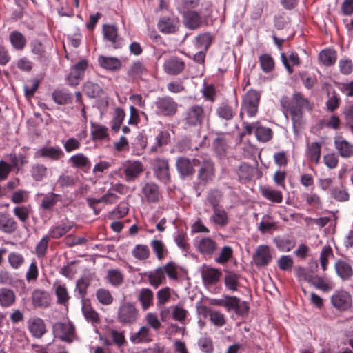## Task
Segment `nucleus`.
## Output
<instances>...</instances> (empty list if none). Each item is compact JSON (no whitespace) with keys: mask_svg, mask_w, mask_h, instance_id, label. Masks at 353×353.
Returning <instances> with one entry per match:
<instances>
[{"mask_svg":"<svg viewBox=\"0 0 353 353\" xmlns=\"http://www.w3.org/2000/svg\"><path fill=\"white\" fill-rule=\"evenodd\" d=\"M60 199L61 195L49 192L43 196L39 204V208L43 211L52 212Z\"/></svg>","mask_w":353,"mask_h":353,"instance_id":"nucleus-28","label":"nucleus"},{"mask_svg":"<svg viewBox=\"0 0 353 353\" xmlns=\"http://www.w3.org/2000/svg\"><path fill=\"white\" fill-rule=\"evenodd\" d=\"M200 160L196 158L189 159L185 157H178L176 168L180 176L183 179L192 176L195 172L194 168L199 166Z\"/></svg>","mask_w":353,"mask_h":353,"instance_id":"nucleus-7","label":"nucleus"},{"mask_svg":"<svg viewBox=\"0 0 353 353\" xmlns=\"http://www.w3.org/2000/svg\"><path fill=\"white\" fill-rule=\"evenodd\" d=\"M295 275L299 281H306L310 284L314 276L310 270L303 267H298L295 270Z\"/></svg>","mask_w":353,"mask_h":353,"instance_id":"nucleus-61","label":"nucleus"},{"mask_svg":"<svg viewBox=\"0 0 353 353\" xmlns=\"http://www.w3.org/2000/svg\"><path fill=\"white\" fill-rule=\"evenodd\" d=\"M104 37L112 43L114 48H121L122 39L118 37L117 28L113 25H104L103 28Z\"/></svg>","mask_w":353,"mask_h":353,"instance_id":"nucleus-26","label":"nucleus"},{"mask_svg":"<svg viewBox=\"0 0 353 353\" xmlns=\"http://www.w3.org/2000/svg\"><path fill=\"white\" fill-rule=\"evenodd\" d=\"M188 315V311L182 305L178 304L172 307V316L174 320L181 324H185V319Z\"/></svg>","mask_w":353,"mask_h":353,"instance_id":"nucleus-55","label":"nucleus"},{"mask_svg":"<svg viewBox=\"0 0 353 353\" xmlns=\"http://www.w3.org/2000/svg\"><path fill=\"white\" fill-rule=\"evenodd\" d=\"M99 65L103 69L110 71H118L121 68V61L117 57L99 56Z\"/></svg>","mask_w":353,"mask_h":353,"instance_id":"nucleus-27","label":"nucleus"},{"mask_svg":"<svg viewBox=\"0 0 353 353\" xmlns=\"http://www.w3.org/2000/svg\"><path fill=\"white\" fill-rule=\"evenodd\" d=\"M216 114L221 119L228 121L234 117L236 112L231 106L222 104L216 108Z\"/></svg>","mask_w":353,"mask_h":353,"instance_id":"nucleus-43","label":"nucleus"},{"mask_svg":"<svg viewBox=\"0 0 353 353\" xmlns=\"http://www.w3.org/2000/svg\"><path fill=\"white\" fill-rule=\"evenodd\" d=\"M261 194L264 198L274 203H280L283 201L282 192L270 187L263 188L261 190Z\"/></svg>","mask_w":353,"mask_h":353,"instance_id":"nucleus-41","label":"nucleus"},{"mask_svg":"<svg viewBox=\"0 0 353 353\" xmlns=\"http://www.w3.org/2000/svg\"><path fill=\"white\" fill-rule=\"evenodd\" d=\"M232 254V248L229 245H225L221 248L219 256L214 260L217 263L224 264L231 259Z\"/></svg>","mask_w":353,"mask_h":353,"instance_id":"nucleus-64","label":"nucleus"},{"mask_svg":"<svg viewBox=\"0 0 353 353\" xmlns=\"http://www.w3.org/2000/svg\"><path fill=\"white\" fill-rule=\"evenodd\" d=\"M30 173L34 181L40 182L48 176V168L43 163H34L30 166Z\"/></svg>","mask_w":353,"mask_h":353,"instance_id":"nucleus-31","label":"nucleus"},{"mask_svg":"<svg viewBox=\"0 0 353 353\" xmlns=\"http://www.w3.org/2000/svg\"><path fill=\"white\" fill-rule=\"evenodd\" d=\"M55 295L57 298V303L66 305L70 299L68 289L64 284L54 285Z\"/></svg>","mask_w":353,"mask_h":353,"instance_id":"nucleus-45","label":"nucleus"},{"mask_svg":"<svg viewBox=\"0 0 353 353\" xmlns=\"http://www.w3.org/2000/svg\"><path fill=\"white\" fill-rule=\"evenodd\" d=\"M150 245L159 260H162L168 253L165 245L160 240H152L150 243Z\"/></svg>","mask_w":353,"mask_h":353,"instance_id":"nucleus-51","label":"nucleus"},{"mask_svg":"<svg viewBox=\"0 0 353 353\" xmlns=\"http://www.w3.org/2000/svg\"><path fill=\"white\" fill-rule=\"evenodd\" d=\"M336 274L343 281L349 280L353 275L351 265L346 261L339 259L334 264Z\"/></svg>","mask_w":353,"mask_h":353,"instance_id":"nucleus-25","label":"nucleus"},{"mask_svg":"<svg viewBox=\"0 0 353 353\" xmlns=\"http://www.w3.org/2000/svg\"><path fill=\"white\" fill-rule=\"evenodd\" d=\"M150 164L156 179L163 184H168L171 181L168 159L156 157L151 160Z\"/></svg>","mask_w":353,"mask_h":353,"instance_id":"nucleus-4","label":"nucleus"},{"mask_svg":"<svg viewBox=\"0 0 353 353\" xmlns=\"http://www.w3.org/2000/svg\"><path fill=\"white\" fill-rule=\"evenodd\" d=\"M155 112L157 115L172 117L178 111V103L169 96L159 97L154 102Z\"/></svg>","mask_w":353,"mask_h":353,"instance_id":"nucleus-5","label":"nucleus"},{"mask_svg":"<svg viewBox=\"0 0 353 353\" xmlns=\"http://www.w3.org/2000/svg\"><path fill=\"white\" fill-rule=\"evenodd\" d=\"M90 279L86 276L77 279L74 292H77L81 301H85V297L87 294V289L90 285Z\"/></svg>","mask_w":353,"mask_h":353,"instance_id":"nucleus-39","label":"nucleus"},{"mask_svg":"<svg viewBox=\"0 0 353 353\" xmlns=\"http://www.w3.org/2000/svg\"><path fill=\"white\" fill-rule=\"evenodd\" d=\"M132 254L138 260H145L150 256V250L146 245L138 244L132 250Z\"/></svg>","mask_w":353,"mask_h":353,"instance_id":"nucleus-60","label":"nucleus"},{"mask_svg":"<svg viewBox=\"0 0 353 353\" xmlns=\"http://www.w3.org/2000/svg\"><path fill=\"white\" fill-rule=\"evenodd\" d=\"M274 242L281 252H289L295 246V241L288 238L276 237Z\"/></svg>","mask_w":353,"mask_h":353,"instance_id":"nucleus-53","label":"nucleus"},{"mask_svg":"<svg viewBox=\"0 0 353 353\" xmlns=\"http://www.w3.org/2000/svg\"><path fill=\"white\" fill-rule=\"evenodd\" d=\"M68 163L72 167L78 169H89L91 166V162L88 157L83 153H77L71 156L68 159Z\"/></svg>","mask_w":353,"mask_h":353,"instance_id":"nucleus-34","label":"nucleus"},{"mask_svg":"<svg viewBox=\"0 0 353 353\" xmlns=\"http://www.w3.org/2000/svg\"><path fill=\"white\" fill-rule=\"evenodd\" d=\"M206 315L209 316L212 323L216 327H222L226 323L224 314L219 311L206 309Z\"/></svg>","mask_w":353,"mask_h":353,"instance_id":"nucleus-44","label":"nucleus"},{"mask_svg":"<svg viewBox=\"0 0 353 353\" xmlns=\"http://www.w3.org/2000/svg\"><path fill=\"white\" fill-rule=\"evenodd\" d=\"M107 279L108 281L114 286H119L123 281V276L121 271L119 270H110L108 272Z\"/></svg>","mask_w":353,"mask_h":353,"instance_id":"nucleus-63","label":"nucleus"},{"mask_svg":"<svg viewBox=\"0 0 353 353\" xmlns=\"http://www.w3.org/2000/svg\"><path fill=\"white\" fill-rule=\"evenodd\" d=\"M54 334L63 341L71 342L74 334V327L71 323H56L53 325Z\"/></svg>","mask_w":353,"mask_h":353,"instance_id":"nucleus-15","label":"nucleus"},{"mask_svg":"<svg viewBox=\"0 0 353 353\" xmlns=\"http://www.w3.org/2000/svg\"><path fill=\"white\" fill-rule=\"evenodd\" d=\"M179 19L174 14L161 17L157 23L159 30L166 34H174L179 29Z\"/></svg>","mask_w":353,"mask_h":353,"instance_id":"nucleus-11","label":"nucleus"},{"mask_svg":"<svg viewBox=\"0 0 353 353\" xmlns=\"http://www.w3.org/2000/svg\"><path fill=\"white\" fill-rule=\"evenodd\" d=\"M213 214L210 216L211 222L221 228L225 227L229 223L228 213L223 207L213 209Z\"/></svg>","mask_w":353,"mask_h":353,"instance_id":"nucleus-33","label":"nucleus"},{"mask_svg":"<svg viewBox=\"0 0 353 353\" xmlns=\"http://www.w3.org/2000/svg\"><path fill=\"white\" fill-rule=\"evenodd\" d=\"M259 60L261 68L264 72H270L274 69V61L270 54H263L259 57Z\"/></svg>","mask_w":353,"mask_h":353,"instance_id":"nucleus-57","label":"nucleus"},{"mask_svg":"<svg viewBox=\"0 0 353 353\" xmlns=\"http://www.w3.org/2000/svg\"><path fill=\"white\" fill-rule=\"evenodd\" d=\"M122 171L125 181L128 183L135 181L144 171V166L141 161H127L118 170Z\"/></svg>","mask_w":353,"mask_h":353,"instance_id":"nucleus-6","label":"nucleus"},{"mask_svg":"<svg viewBox=\"0 0 353 353\" xmlns=\"http://www.w3.org/2000/svg\"><path fill=\"white\" fill-rule=\"evenodd\" d=\"M183 22L188 29L197 30L202 25V17L195 10H187L183 14Z\"/></svg>","mask_w":353,"mask_h":353,"instance_id":"nucleus-19","label":"nucleus"},{"mask_svg":"<svg viewBox=\"0 0 353 353\" xmlns=\"http://www.w3.org/2000/svg\"><path fill=\"white\" fill-rule=\"evenodd\" d=\"M139 300L140 301L143 310H147L152 305L153 301V292L149 288H143L141 290L139 295Z\"/></svg>","mask_w":353,"mask_h":353,"instance_id":"nucleus-48","label":"nucleus"},{"mask_svg":"<svg viewBox=\"0 0 353 353\" xmlns=\"http://www.w3.org/2000/svg\"><path fill=\"white\" fill-rule=\"evenodd\" d=\"M255 135L258 141L267 142L272 137V130L270 128L261 126L259 123L255 131Z\"/></svg>","mask_w":353,"mask_h":353,"instance_id":"nucleus-56","label":"nucleus"},{"mask_svg":"<svg viewBox=\"0 0 353 353\" xmlns=\"http://www.w3.org/2000/svg\"><path fill=\"white\" fill-rule=\"evenodd\" d=\"M261 93L255 90H249L243 99L240 117L246 114L249 117H254L258 112Z\"/></svg>","mask_w":353,"mask_h":353,"instance_id":"nucleus-3","label":"nucleus"},{"mask_svg":"<svg viewBox=\"0 0 353 353\" xmlns=\"http://www.w3.org/2000/svg\"><path fill=\"white\" fill-rule=\"evenodd\" d=\"M272 259L270 248L266 245H260L256 247L253 254L252 260L256 267L267 266Z\"/></svg>","mask_w":353,"mask_h":353,"instance_id":"nucleus-12","label":"nucleus"},{"mask_svg":"<svg viewBox=\"0 0 353 353\" xmlns=\"http://www.w3.org/2000/svg\"><path fill=\"white\" fill-rule=\"evenodd\" d=\"M27 323L30 332L34 338L41 339L46 332V324L39 317L30 318Z\"/></svg>","mask_w":353,"mask_h":353,"instance_id":"nucleus-20","label":"nucleus"},{"mask_svg":"<svg viewBox=\"0 0 353 353\" xmlns=\"http://www.w3.org/2000/svg\"><path fill=\"white\" fill-rule=\"evenodd\" d=\"M32 303L35 307H48L50 304V294L43 290H34L32 294Z\"/></svg>","mask_w":353,"mask_h":353,"instance_id":"nucleus-22","label":"nucleus"},{"mask_svg":"<svg viewBox=\"0 0 353 353\" xmlns=\"http://www.w3.org/2000/svg\"><path fill=\"white\" fill-rule=\"evenodd\" d=\"M141 192L147 202L156 203L161 199L159 187L154 182H147L141 189Z\"/></svg>","mask_w":353,"mask_h":353,"instance_id":"nucleus-17","label":"nucleus"},{"mask_svg":"<svg viewBox=\"0 0 353 353\" xmlns=\"http://www.w3.org/2000/svg\"><path fill=\"white\" fill-rule=\"evenodd\" d=\"M319 59L325 66L332 65L336 60V52L331 49L323 50L319 54Z\"/></svg>","mask_w":353,"mask_h":353,"instance_id":"nucleus-47","label":"nucleus"},{"mask_svg":"<svg viewBox=\"0 0 353 353\" xmlns=\"http://www.w3.org/2000/svg\"><path fill=\"white\" fill-rule=\"evenodd\" d=\"M82 90L90 99L100 98L103 94V88L99 84L90 81H87L83 83Z\"/></svg>","mask_w":353,"mask_h":353,"instance_id":"nucleus-29","label":"nucleus"},{"mask_svg":"<svg viewBox=\"0 0 353 353\" xmlns=\"http://www.w3.org/2000/svg\"><path fill=\"white\" fill-rule=\"evenodd\" d=\"M281 61L285 67L286 70L289 72V74H292L293 72V69L292 66L290 65L288 61L293 65H299L300 64V60L299 57L297 53L296 52H291L289 55L288 58L286 57L285 54L284 53H281Z\"/></svg>","mask_w":353,"mask_h":353,"instance_id":"nucleus-50","label":"nucleus"},{"mask_svg":"<svg viewBox=\"0 0 353 353\" xmlns=\"http://www.w3.org/2000/svg\"><path fill=\"white\" fill-rule=\"evenodd\" d=\"M214 152L219 157H223L226 154L228 150V141L223 137H216L212 143Z\"/></svg>","mask_w":353,"mask_h":353,"instance_id":"nucleus-46","label":"nucleus"},{"mask_svg":"<svg viewBox=\"0 0 353 353\" xmlns=\"http://www.w3.org/2000/svg\"><path fill=\"white\" fill-rule=\"evenodd\" d=\"M82 312L85 319L92 324L99 322V314L86 302H82Z\"/></svg>","mask_w":353,"mask_h":353,"instance_id":"nucleus-40","label":"nucleus"},{"mask_svg":"<svg viewBox=\"0 0 353 353\" xmlns=\"http://www.w3.org/2000/svg\"><path fill=\"white\" fill-rule=\"evenodd\" d=\"M15 301L14 292L8 288L0 289V305L6 307L12 305Z\"/></svg>","mask_w":353,"mask_h":353,"instance_id":"nucleus-42","label":"nucleus"},{"mask_svg":"<svg viewBox=\"0 0 353 353\" xmlns=\"http://www.w3.org/2000/svg\"><path fill=\"white\" fill-rule=\"evenodd\" d=\"M199 166L197 179L200 183L205 185L215 176L214 163L210 158H203Z\"/></svg>","mask_w":353,"mask_h":353,"instance_id":"nucleus-8","label":"nucleus"},{"mask_svg":"<svg viewBox=\"0 0 353 353\" xmlns=\"http://www.w3.org/2000/svg\"><path fill=\"white\" fill-rule=\"evenodd\" d=\"M30 211V205H20L14 208L13 213L21 222H26L29 218Z\"/></svg>","mask_w":353,"mask_h":353,"instance_id":"nucleus-62","label":"nucleus"},{"mask_svg":"<svg viewBox=\"0 0 353 353\" xmlns=\"http://www.w3.org/2000/svg\"><path fill=\"white\" fill-rule=\"evenodd\" d=\"M284 112H289L293 125V131L297 134L303 123V111L312 110V105L300 92H295L292 99L283 97L280 101Z\"/></svg>","mask_w":353,"mask_h":353,"instance_id":"nucleus-1","label":"nucleus"},{"mask_svg":"<svg viewBox=\"0 0 353 353\" xmlns=\"http://www.w3.org/2000/svg\"><path fill=\"white\" fill-rule=\"evenodd\" d=\"M138 317V310L132 303L121 305L118 310V320L123 325L134 323Z\"/></svg>","mask_w":353,"mask_h":353,"instance_id":"nucleus-9","label":"nucleus"},{"mask_svg":"<svg viewBox=\"0 0 353 353\" xmlns=\"http://www.w3.org/2000/svg\"><path fill=\"white\" fill-rule=\"evenodd\" d=\"M146 275L150 285L154 288H157L165 281V273L161 267L157 268L154 271L149 272Z\"/></svg>","mask_w":353,"mask_h":353,"instance_id":"nucleus-37","label":"nucleus"},{"mask_svg":"<svg viewBox=\"0 0 353 353\" xmlns=\"http://www.w3.org/2000/svg\"><path fill=\"white\" fill-rule=\"evenodd\" d=\"M163 68L167 74L177 75L184 70L185 63L181 59L172 57L165 61Z\"/></svg>","mask_w":353,"mask_h":353,"instance_id":"nucleus-21","label":"nucleus"},{"mask_svg":"<svg viewBox=\"0 0 353 353\" xmlns=\"http://www.w3.org/2000/svg\"><path fill=\"white\" fill-rule=\"evenodd\" d=\"M222 199V194L218 190H210L206 197L208 204L212 207V210L222 207L220 202Z\"/></svg>","mask_w":353,"mask_h":353,"instance_id":"nucleus-54","label":"nucleus"},{"mask_svg":"<svg viewBox=\"0 0 353 353\" xmlns=\"http://www.w3.org/2000/svg\"><path fill=\"white\" fill-rule=\"evenodd\" d=\"M332 305L339 310H346L352 305V296L345 290L336 291L331 296Z\"/></svg>","mask_w":353,"mask_h":353,"instance_id":"nucleus-13","label":"nucleus"},{"mask_svg":"<svg viewBox=\"0 0 353 353\" xmlns=\"http://www.w3.org/2000/svg\"><path fill=\"white\" fill-rule=\"evenodd\" d=\"M221 272L216 268L206 267L202 272L201 276L205 285H213L219 281Z\"/></svg>","mask_w":353,"mask_h":353,"instance_id":"nucleus-32","label":"nucleus"},{"mask_svg":"<svg viewBox=\"0 0 353 353\" xmlns=\"http://www.w3.org/2000/svg\"><path fill=\"white\" fill-rule=\"evenodd\" d=\"M239 278L240 276L238 274L233 272H226V274L224 278L225 287L230 291H236Z\"/></svg>","mask_w":353,"mask_h":353,"instance_id":"nucleus-49","label":"nucleus"},{"mask_svg":"<svg viewBox=\"0 0 353 353\" xmlns=\"http://www.w3.org/2000/svg\"><path fill=\"white\" fill-rule=\"evenodd\" d=\"M130 341L133 343H140L150 341V337L149 334V329L145 326L141 327L139 332L131 335Z\"/></svg>","mask_w":353,"mask_h":353,"instance_id":"nucleus-52","label":"nucleus"},{"mask_svg":"<svg viewBox=\"0 0 353 353\" xmlns=\"http://www.w3.org/2000/svg\"><path fill=\"white\" fill-rule=\"evenodd\" d=\"M322 143L312 142L307 144L306 149L307 158L312 163L318 164L321 156Z\"/></svg>","mask_w":353,"mask_h":353,"instance_id":"nucleus-30","label":"nucleus"},{"mask_svg":"<svg viewBox=\"0 0 353 353\" xmlns=\"http://www.w3.org/2000/svg\"><path fill=\"white\" fill-rule=\"evenodd\" d=\"M74 225V221L65 219L60 223L52 225L50 228L47 235L50 239H59L68 234Z\"/></svg>","mask_w":353,"mask_h":353,"instance_id":"nucleus-10","label":"nucleus"},{"mask_svg":"<svg viewBox=\"0 0 353 353\" xmlns=\"http://www.w3.org/2000/svg\"><path fill=\"white\" fill-rule=\"evenodd\" d=\"M206 117V110L202 105L193 104L185 110L183 113L182 122L186 129L200 128Z\"/></svg>","mask_w":353,"mask_h":353,"instance_id":"nucleus-2","label":"nucleus"},{"mask_svg":"<svg viewBox=\"0 0 353 353\" xmlns=\"http://www.w3.org/2000/svg\"><path fill=\"white\" fill-rule=\"evenodd\" d=\"M64 153L59 146H44L38 149L34 153V158H46L50 161H58L63 157Z\"/></svg>","mask_w":353,"mask_h":353,"instance_id":"nucleus-16","label":"nucleus"},{"mask_svg":"<svg viewBox=\"0 0 353 353\" xmlns=\"http://www.w3.org/2000/svg\"><path fill=\"white\" fill-rule=\"evenodd\" d=\"M52 97L58 105L69 104L73 99L72 94L65 89L55 90L52 94Z\"/></svg>","mask_w":353,"mask_h":353,"instance_id":"nucleus-35","label":"nucleus"},{"mask_svg":"<svg viewBox=\"0 0 353 353\" xmlns=\"http://www.w3.org/2000/svg\"><path fill=\"white\" fill-rule=\"evenodd\" d=\"M18 224L14 218L6 213H0V231L6 234L14 233Z\"/></svg>","mask_w":353,"mask_h":353,"instance_id":"nucleus-24","label":"nucleus"},{"mask_svg":"<svg viewBox=\"0 0 353 353\" xmlns=\"http://www.w3.org/2000/svg\"><path fill=\"white\" fill-rule=\"evenodd\" d=\"M196 248L203 256L212 257L218 250V245L210 237H203L198 241Z\"/></svg>","mask_w":353,"mask_h":353,"instance_id":"nucleus-18","label":"nucleus"},{"mask_svg":"<svg viewBox=\"0 0 353 353\" xmlns=\"http://www.w3.org/2000/svg\"><path fill=\"white\" fill-rule=\"evenodd\" d=\"M88 63L85 59L81 60L75 64L72 68L68 76V85L70 86L77 85L80 81L83 79L85 71L88 68Z\"/></svg>","mask_w":353,"mask_h":353,"instance_id":"nucleus-14","label":"nucleus"},{"mask_svg":"<svg viewBox=\"0 0 353 353\" xmlns=\"http://www.w3.org/2000/svg\"><path fill=\"white\" fill-rule=\"evenodd\" d=\"M119 197L116 194L112 192L110 190L104 194L101 197L97 199V200H90V205H92L93 203H103L106 205L114 204L117 202Z\"/></svg>","mask_w":353,"mask_h":353,"instance_id":"nucleus-59","label":"nucleus"},{"mask_svg":"<svg viewBox=\"0 0 353 353\" xmlns=\"http://www.w3.org/2000/svg\"><path fill=\"white\" fill-rule=\"evenodd\" d=\"M96 296L98 301L103 305H111L114 298L108 290L100 288L97 290Z\"/></svg>","mask_w":353,"mask_h":353,"instance_id":"nucleus-58","label":"nucleus"},{"mask_svg":"<svg viewBox=\"0 0 353 353\" xmlns=\"http://www.w3.org/2000/svg\"><path fill=\"white\" fill-rule=\"evenodd\" d=\"M9 39L12 48L17 50H22L27 43L25 36L18 30L12 31Z\"/></svg>","mask_w":353,"mask_h":353,"instance_id":"nucleus-36","label":"nucleus"},{"mask_svg":"<svg viewBox=\"0 0 353 353\" xmlns=\"http://www.w3.org/2000/svg\"><path fill=\"white\" fill-rule=\"evenodd\" d=\"M213 37L210 32H203L198 34L194 41V44L197 49H203L207 51L212 43Z\"/></svg>","mask_w":353,"mask_h":353,"instance_id":"nucleus-38","label":"nucleus"},{"mask_svg":"<svg viewBox=\"0 0 353 353\" xmlns=\"http://www.w3.org/2000/svg\"><path fill=\"white\" fill-rule=\"evenodd\" d=\"M334 145L339 155L349 158L353 155V144L339 136L334 138Z\"/></svg>","mask_w":353,"mask_h":353,"instance_id":"nucleus-23","label":"nucleus"}]
</instances>
